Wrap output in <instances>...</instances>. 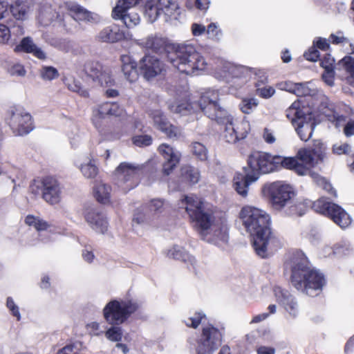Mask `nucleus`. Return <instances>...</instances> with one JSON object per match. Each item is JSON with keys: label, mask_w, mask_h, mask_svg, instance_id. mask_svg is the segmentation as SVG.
<instances>
[{"label": "nucleus", "mask_w": 354, "mask_h": 354, "mask_svg": "<svg viewBox=\"0 0 354 354\" xmlns=\"http://www.w3.org/2000/svg\"><path fill=\"white\" fill-rule=\"evenodd\" d=\"M335 62L334 58L329 54H327L323 59H321V66L325 71L333 70V64Z\"/></svg>", "instance_id": "64"}, {"label": "nucleus", "mask_w": 354, "mask_h": 354, "mask_svg": "<svg viewBox=\"0 0 354 354\" xmlns=\"http://www.w3.org/2000/svg\"><path fill=\"white\" fill-rule=\"evenodd\" d=\"M209 37L213 39H219L221 36V30L215 23L210 24L206 30Z\"/></svg>", "instance_id": "60"}, {"label": "nucleus", "mask_w": 354, "mask_h": 354, "mask_svg": "<svg viewBox=\"0 0 354 354\" xmlns=\"http://www.w3.org/2000/svg\"><path fill=\"white\" fill-rule=\"evenodd\" d=\"M269 193L272 205L276 208H281L292 203L295 196L292 187L282 182H274L269 187Z\"/></svg>", "instance_id": "17"}, {"label": "nucleus", "mask_w": 354, "mask_h": 354, "mask_svg": "<svg viewBox=\"0 0 354 354\" xmlns=\"http://www.w3.org/2000/svg\"><path fill=\"white\" fill-rule=\"evenodd\" d=\"M335 203L328 201L326 198L322 197L312 204V208L321 214L326 216H330V210L333 209Z\"/></svg>", "instance_id": "40"}, {"label": "nucleus", "mask_w": 354, "mask_h": 354, "mask_svg": "<svg viewBox=\"0 0 354 354\" xmlns=\"http://www.w3.org/2000/svg\"><path fill=\"white\" fill-rule=\"evenodd\" d=\"M122 70L126 79L130 82H135L138 78L137 64L128 55L121 56Z\"/></svg>", "instance_id": "33"}, {"label": "nucleus", "mask_w": 354, "mask_h": 354, "mask_svg": "<svg viewBox=\"0 0 354 354\" xmlns=\"http://www.w3.org/2000/svg\"><path fill=\"white\" fill-rule=\"evenodd\" d=\"M251 73V69L246 66L219 60L214 68V76L219 80L230 82L234 78H246Z\"/></svg>", "instance_id": "15"}, {"label": "nucleus", "mask_w": 354, "mask_h": 354, "mask_svg": "<svg viewBox=\"0 0 354 354\" xmlns=\"http://www.w3.org/2000/svg\"><path fill=\"white\" fill-rule=\"evenodd\" d=\"M305 205L301 202H296L290 207L289 214L290 215L301 216L305 213Z\"/></svg>", "instance_id": "58"}, {"label": "nucleus", "mask_w": 354, "mask_h": 354, "mask_svg": "<svg viewBox=\"0 0 354 354\" xmlns=\"http://www.w3.org/2000/svg\"><path fill=\"white\" fill-rule=\"evenodd\" d=\"M281 90L294 93L297 96H304L310 94V91L304 83H294L290 81L281 82L278 84Z\"/></svg>", "instance_id": "36"}, {"label": "nucleus", "mask_w": 354, "mask_h": 354, "mask_svg": "<svg viewBox=\"0 0 354 354\" xmlns=\"http://www.w3.org/2000/svg\"><path fill=\"white\" fill-rule=\"evenodd\" d=\"M332 254L337 257H342L348 255L352 251L350 243L347 241H341L337 243L331 248Z\"/></svg>", "instance_id": "45"}, {"label": "nucleus", "mask_w": 354, "mask_h": 354, "mask_svg": "<svg viewBox=\"0 0 354 354\" xmlns=\"http://www.w3.org/2000/svg\"><path fill=\"white\" fill-rule=\"evenodd\" d=\"M220 124L225 126L223 138L228 143H236L245 138L250 129L248 121L234 119L230 115L221 120Z\"/></svg>", "instance_id": "14"}, {"label": "nucleus", "mask_w": 354, "mask_h": 354, "mask_svg": "<svg viewBox=\"0 0 354 354\" xmlns=\"http://www.w3.org/2000/svg\"><path fill=\"white\" fill-rule=\"evenodd\" d=\"M77 166L82 174L86 178H94L98 174V168L91 153L87 156L82 157Z\"/></svg>", "instance_id": "30"}, {"label": "nucleus", "mask_w": 354, "mask_h": 354, "mask_svg": "<svg viewBox=\"0 0 354 354\" xmlns=\"http://www.w3.org/2000/svg\"><path fill=\"white\" fill-rule=\"evenodd\" d=\"M167 59L180 73L189 75H198L207 67L205 59L192 44L178 45Z\"/></svg>", "instance_id": "4"}, {"label": "nucleus", "mask_w": 354, "mask_h": 354, "mask_svg": "<svg viewBox=\"0 0 354 354\" xmlns=\"http://www.w3.org/2000/svg\"><path fill=\"white\" fill-rule=\"evenodd\" d=\"M193 154L201 160H205L207 158V151L205 147L200 142H194L192 145Z\"/></svg>", "instance_id": "50"}, {"label": "nucleus", "mask_w": 354, "mask_h": 354, "mask_svg": "<svg viewBox=\"0 0 354 354\" xmlns=\"http://www.w3.org/2000/svg\"><path fill=\"white\" fill-rule=\"evenodd\" d=\"M110 106L111 102H105L93 110L92 120L97 128L100 127V120L102 118H104L106 115H110Z\"/></svg>", "instance_id": "42"}, {"label": "nucleus", "mask_w": 354, "mask_h": 354, "mask_svg": "<svg viewBox=\"0 0 354 354\" xmlns=\"http://www.w3.org/2000/svg\"><path fill=\"white\" fill-rule=\"evenodd\" d=\"M38 18L41 24L47 26L55 20L62 21L63 16L53 10L51 6H44L41 8Z\"/></svg>", "instance_id": "39"}, {"label": "nucleus", "mask_w": 354, "mask_h": 354, "mask_svg": "<svg viewBox=\"0 0 354 354\" xmlns=\"http://www.w3.org/2000/svg\"><path fill=\"white\" fill-rule=\"evenodd\" d=\"M349 54L336 64V74L342 80L354 86V56Z\"/></svg>", "instance_id": "25"}, {"label": "nucleus", "mask_w": 354, "mask_h": 354, "mask_svg": "<svg viewBox=\"0 0 354 354\" xmlns=\"http://www.w3.org/2000/svg\"><path fill=\"white\" fill-rule=\"evenodd\" d=\"M111 187L102 181L96 182L93 194L96 200L102 204H108L111 200Z\"/></svg>", "instance_id": "37"}, {"label": "nucleus", "mask_w": 354, "mask_h": 354, "mask_svg": "<svg viewBox=\"0 0 354 354\" xmlns=\"http://www.w3.org/2000/svg\"><path fill=\"white\" fill-rule=\"evenodd\" d=\"M181 175L185 180L192 184L197 183L201 177L198 169L190 165H185L181 168Z\"/></svg>", "instance_id": "43"}, {"label": "nucleus", "mask_w": 354, "mask_h": 354, "mask_svg": "<svg viewBox=\"0 0 354 354\" xmlns=\"http://www.w3.org/2000/svg\"><path fill=\"white\" fill-rule=\"evenodd\" d=\"M86 328L91 335L98 336L103 333V331L100 330V324L95 322L87 324Z\"/></svg>", "instance_id": "62"}, {"label": "nucleus", "mask_w": 354, "mask_h": 354, "mask_svg": "<svg viewBox=\"0 0 354 354\" xmlns=\"http://www.w3.org/2000/svg\"><path fill=\"white\" fill-rule=\"evenodd\" d=\"M259 104V100L255 97H245L241 100L239 107L242 113L250 114L257 109Z\"/></svg>", "instance_id": "44"}, {"label": "nucleus", "mask_w": 354, "mask_h": 354, "mask_svg": "<svg viewBox=\"0 0 354 354\" xmlns=\"http://www.w3.org/2000/svg\"><path fill=\"white\" fill-rule=\"evenodd\" d=\"M205 222V225L196 228L201 238L207 242L224 248L229 239L228 225L226 220L220 219L214 221L212 214Z\"/></svg>", "instance_id": "7"}, {"label": "nucleus", "mask_w": 354, "mask_h": 354, "mask_svg": "<svg viewBox=\"0 0 354 354\" xmlns=\"http://www.w3.org/2000/svg\"><path fill=\"white\" fill-rule=\"evenodd\" d=\"M7 122L16 136L29 133L34 128L31 115L21 107H11L8 110Z\"/></svg>", "instance_id": "12"}, {"label": "nucleus", "mask_w": 354, "mask_h": 354, "mask_svg": "<svg viewBox=\"0 0 354 354\" xmlns=\"http://www.w3.org/2000/svg\"><path fill=\"white\" fill-rule=\"evenodd\" d=\"M88 225L97 233L104 234L108 230V221L104 214L96 209H88L84 214Z\"/></svg>", "instance_id": "26"}, {"label": "nucleus", "mask_w": 354, "mask_h": 354, "mask_svg": "<svg viewBox=\"0 0 354 354\" xmlns=\"http://www.w3.org/2000/svg\"><path fill=\"white\" fill-rule=\"evenodd\" d=\"M243 171L245 173L244 175L239 173L234 176L233 186L239 195L245 197L248 195L249 186L257 180H253L252 178L249 177V175L251 176L252 174L249 171H247L245 167H243Z\"/></svg>", "instance_id": "29"}, {"label": "nucleus", "mask_w": 354, "mask_h": 354, "mask_svg": "<svg viewBox=\"0 0 354 354\" xmlns=\"http://www.w3.org/2000/svg\"><path fill=\"white\" fill-rule=\"evenodd\" d=\"M129 32H125L118 25L113 24L102 29L97 35L98 41L114 43L130 38Z\"/></svg>", "instance_id": "27"}, {"label": "nucleus", "mask_w": 354, "mask_h": 354, "mask_svg": "<svg viewBox=\"0 0 354 354\" xmlns=\"http://www.w3.org/2000/svg\"><path fill=\"white\" fill-rule=\"evenodd\" d=\"M138 308V304L131 299H113L105 305L102 313L106 322L115 326L124 323Z\"/></svg>", "instance_id": "6"}, {"label": "nucleus", "mask_w": 354, "mask_h": 354, "mask_svg": "<svg viewBox=\"0 0 354 354\" xmlns=\"http://www.w3.org/2000/svg\"><path fill=\"white\" fill-rule=\"evenodd\" d=\"M330 212L328 217L342 229H345L351 224V216L339 205L335 204Z\"/></svg>", "instance_id": "31"}, {"label": "nucleus", "mask_w": 354, "mask_h": 354, "mask_svg": "<svg viewBox=\"0 0 354 354\" xmlns=\"http://www.w3.org/2000/svg\"><path fill=\"white\" fill-rule=\"evenodd\" d=\"M286 117L291 120L295 131L303 141H308L313 136L316 127L313 114L308 109H299V102H295L286 111Z\"/></svg>", "instance_id": "5"}, {"label": "nucleus", "mask_w": 354, "mask_h": 354, "mask_svg": "<svg viewBox=\"0 0 354 354\" xmlns=\"http://www.w3.org/2000/svg\"><path fill=\"white\" fill-rule=\"evenodd\" d=\"M219 92L216 89L206 88L201 94L197 102V111H201L205 115L220 123L228 116L226 110L218 104Z\"/></svg>", "instance_id": "8"}, {"label": "nucleus", "mask_w": 354, "mask_h": 354, "mask_svg": "<svg viewBox=\"0 0 354 354\" xmlns=\"http://www.w3.org/2000/svg\"><path fill=\"white\" fill-rule=\"evenodd\" d=\"M25 223L28 226L33 227L37 231L47 230L50 225L42 218L32 215H28L25 218Z\"/></svg>", "instance_id": "46"}, {"label": "nucleus", "mask_w": 354, "mask_h": 354, "mask_svg": "<svg viewBox=\"0 0 354 354\" xmlns=\"http://www.w3.org/2000/svg\"><path fill=\"white\" fill-rule=\"evenodd\" d=\"M207 320L206 315L202 312H196L184 321L187 326L196 328L199 324Z\"/></svg>", "instance_id": "48"}, {"label": "nucleus", "mask_w": 354, "mask_h": 354, "mask_svg": "<svg viewBox=\"0 0 354 354\" xmlns=\"http://www.w3.org/2000/svg\"><path fill=\"white\" fill-rule=\"evenodd\" d=\"M276 301L284 309L290 319H296L299 314V306L296 298L287 290L277 286L274 288Z\"/></svg>", "instance_id": "18"}, {"label": "nucleus", "mask_w": 354, "mask_h": 354, "mask_svg": "<svg viewBox=\"0 0 354 354\" xmlns=\"http://www.w3.org/2000/svg\"><path fill=\"white\" fill-rule=\"evenodd\" d=\"M85 70L88 76L102 86H109L114 83L109 70L104 68L99 63H90L86 66Z\"/></svg>", "instance_id": "23"}, {"label": "nucleus", "mask_w": 354, "mask_h": 354, "mask_svg": "<svg viewBox=\"0 0 354 354\" xmlns=\"http://www.w3.org/2000/svg\"><path fill=\"white\" fill-rule=\"evenodd\" d=\"M133 143L138 147H147L151 144V137L147 135L136 136L132 139Z\"/></svg>", "instance_id": "55"}, {"label": "nucleus", "mask_w": 354, "mask_h": 354, "mask_svg": "<svg viewBox=\"0 0 354 354\" xmlns=\"http://www.w3.org/2000/svg\"><path fill=\"white\" fill-rule=\"evenodd\" d=\"M335 76L339 77L336 74V66L335 67V71L334 69L324 71L322 74V79L327 85L333 86L334 85Z\"/></svg>", "instance_id": "56"}, {"label": "nucleus", "mask_w": 354, "mask_h": 354, "mask_svg": "<svg viewBox=\"0 0 354 354\" xmlns=\"http://www.w3.org/2000/svg\"><path fill=\"white\" fill-rule=\"evenodd\" d=\"M153 221L157 226L159 225L163 216H165L170 210V204L162 199L154 198L146 205Z\"/></svg>", "instance_id": "28"}, {"label": "nucleus", "mask_w": 354, "mask_h": 354, "mask_svg": "<svg viewBox=\"0 0 354 354\" xmlns=\"http://www.w3.org/2000/svg\"><path fill=\"white\" fill-rule=\"evenodd\" d=\"M304 56L307 60L316 62L319 57V53L316 46L313 45L304 53Z\"/></svg>", "instance_id": "63"}, {"label": "nucleus", "mask_w": 354, "mask_h": 354, "mask_svg": "<svg viewBox=\"0 0 354 354\" xmlns=\"http://www.w3.org/2000/svg\"><path fill=\"white\" fill-rule=\"evenodd\" d=\"M140 69L147 80H151L165 71L164 64L158 57L152 55H145L140 60Z\"/></svg>", "instance_id": "19"}, {"label": "nucleus", "mask_w": 354, "mask_h": 354, "mask_svg": "<svg viewBox=\"0 0 354 354\" xmlns=\"http://www.w3.org/2000/svg\"><path fill=\"white\" fill-rule=\"evenodd\" d=\"M308 175L310 176V177L313 179V180L319 185L320 187L323 188L327 192L330 194L332 196L336 197L337 194L336 191L332 187L331 184L328 183L326 178L320 176L318 174L315 172H312L308 174Z\"/></svg>", "instance_id": "47"}, {"label": "nucleus", "mask_w": 354, "mask_h": 354, "mask_svg": "<svg viewBox=\"0 0 354 354\" xmlns=\"http://www.w3.org/2000/svg\"><path fill=\"white\" fill-rule=\"evenodd\" d=\"M149 115L153 120L154 126L167 137L174 138L181 136V130L171 124L160 110H151Z\"/></svg>", "instance_id": "20"}, {"label": "nucleus", "mask_w": 354, "mask_h": 354, "mask_svg": "<svg viewBox=\"0 0 354 354\" xmlns=\"http://www.w3.org/2000/svg\"><path fill=\"white\" fill-rule=\"evenodd\" d=\"M239 218L246 231L252 236L257 254L261 257H266L268 250H272V245L277 242L271 234L269 214L259 208L246 205L241 209Z\"/></svg>", "instance_id": "1"}, {"label": "nucleus", "mask_w": 354, "mask_h": 354, "mask_svg": "<svg viewBox=\"0 0 354 354\" xmlns=\"http://www.w3.org/2000/svg\"><path fill=\"white\" fill-rule=\"evenodd\" d=\"M332 151L336 155H348L352 151V147L346 142H339L333 145Z\"/></svg>", "instance_id": "51"}, {"label": "nucleus", "mask_w": 354, "mask_h": 354, "mask_svg": "<svg viewBox=\"0 0 354 354\" xmlns=\"http://www.w3.org/2000/svg\"><path fill=\"white\" fill-rule=\"evenodd\" d=\"M248 165L245 167L252 175L250 178L258 180L261 174H268L281 168L294 171L297 174H305L306 169L298 165L296 160L291 157L272 156L270 153L254 151L247 160Z\"/></svg>", "instance_id": "3"}, {"label": "nucleus", "mask_w": 354, "mask_h": 354, "mask_svg": "<svg viewBox=\"0 0 354 354\" xmlns=\"http://www.w3.org/2000/svg\"><path fill=\"white\" fill-rule=\"evenodd\" d=\"M9 73L12 76L23 77L26 75V70L20 64H15L10 66L8 68Z\"/></svg>", "instance_id": "61"}, {"label": "nucleus", "mask_w": 354, "mask_h": 354, "mask_svg": "<svg viewBox=\"0 0 354 354\" xmlns=\"http://www.w3.org/2000/svg\"><path fill=\"white\" fill-rule=\"evenodd\" d=\"M59 76L57 70L53 66H44L41 70V77L44 80L50 81Z\"/></svg>", "instance_id": "52"}, {"label": "nucleus", "mask_w": 354, "mask_h": 354, "mask_svg": "<svg viewBox=\"0 0 354 354\" xmlns=\"http://www.w3.org/2000/svg\"><path fill=\"white\" fill-rule=\"evenodd\" d=\"M326 147L320 140H315L311 150L300 149L295 157L298 165L304 167L306 171L304 174L306 176L312 173L311 168L315 167L319 162H322L326 157Z\"/></svg>", "instance_id": "10"}, {"label": "nucleus", "mask_w": 354, "mask_h": 354, "mask_svg": "<svg viewBox=\"0 0 354 354\" xmlns=\"http://www.w3.org/2000/svg\"><path fill=\"white\" fill-rule=\"evenodd\" d=\"M291 283L299 291L315 297L326 284L324 274L312 268L303 253L297 252L290 260Z\"/></svg>", "instance_id": "2"}, {"label": "nucleus", "mask_w": 354, "mask_h": 354, "mask_svg": "<svg viewBox=\"0 0 354 354\" xmlns=\"http://www.w3.org/2000/svg\"><path fill=\"white\" fill-rule=\"evenodd\" d=\"M6 307L12 314V315L16 317L17 321L21 319V314L19 312V306L15 304L13 299L10 297L7 298Z\"/></svg>", "instance_id": "54"}, {"label": "nucleus", "mask_w": 354, "mask_h": 354, "mask_svg": "<svg viewBox=\"0 0 354 354\" xmlns=\"http://www.w3.org/2000/svg\"><path fill=\"white\" fill-rule=\"evenodd\" d=\"M221 342V334L215 327L209 325L203 327L197 342V354H212Z\"/></svg>", "instance_id": "16"}, {"label": "nucleus", "mask_w": 354, "mask_h": 354, "mask_svg": "<svg viewBox=\"0 0 354 354\" xmlns=\"http://www.w3.org/2000/svg\"><path fill=\"white\" fill-rule=\"evenodd\" d=\"M330 38L331 39V41L333 44H343L344 46L348 45L349 48H346L347 53L348 54H354V43L350 42V41L347 38L344 37L341 34H332Z\"/></svg>", "instance_id": "49"}, {"label": "nucleus", "mask_w": 354, "mask_h": 354, "mask_svg": "<svg viewBox=\"0 0 354 354\" xmlns=\"http://www.w3.org/2000/svg\"><path fill=\"white\" fill-rule=\"evenodd\" d=\"M256 91L259 96L265 99L271 97L275 93V89L272 86L258 87Z\"/></svg>", "instance_id": "59"}, {"label": "nucleus", "mask_w": 354, "mask_h": 354, "mask_svg": "<svg viewBox=\"0 0 354 354\" xmlns=\"http://www.w3.org/2000/svg\"><path fill=\"white\" fill-rule=\"evenodd\" d=\"M178 9V3L173 0H145L144 15L149 22L153 23L161 15H164L167 20Z\"/></svg>", "instance_id": "13"}, {"label": "nucleus", "mask_w": 354, "mask_h": 354, "mask_svg": "<svg viewBox=\"0 0 354 354\" xmlns=\"http://www.w3.org/2000/svg\"><path fill=\"white\" fill-rule=\"evenodd\" d=\"M142 44L147 48L156 52H160L165 48L166 40L160 37L149 36L142 41Z\"/></svg>", "instance_id": "41"}, {"label": "nucleus", "mask_w": 354, "mask_h": 354, "mask_svg": "<svg viewBox=\"0 0 354 354\" xmlns=\"http://www.w3.org/2000/svg\"><path fill=\"white\" fill-rule=\"evenodd\" d=\"M42 198L50 205L59 204L62 199V191L56 179L46 177L42 180Z\"/></svg>", "instance_id": "21"}, {"label": "nucleus", "mask_w": 354, "mask_h": 354, "mask_svg": "<svg viewBox=\"0 0 354 354\" xmlns=\"http://www.w3.org/2000/svg\"><path fill=\"white\" fill-rule=\"evenodd\" d=\"M158 151L165 159L162 171L165 175H169L179 163L180 153L178 151L167 144L160 145L158 147Z\"/></svg>", "instance_id": "22"}, {"label": "nucleus", "mask_w": 354, "mask_h": 354, "mask_svg": "<svg viewBox=\"0 0 354 354\" xmlns=\"http://www.w3.org/2000/svg\"><path fill=\"white\" fill-rule=\"evenodd\" d=\"M15 50H22L28 53H32L40 59H46L45 53L40 48L37 47L30 37L24 38L20 44L15 47Z\"/></svg>", "instance_id": "34"}, {"label": "nucleus", "mask_w": 354, "mask_h": 354, "mask_svg": "<svg viewBox=\"0 0 354 354\" xmlns=\"http://www.w3.org/2000/svg\"><path fill=\"white\" fill-rule=\"evenodd\" d=\"M153 219L145 205L136 209L133 221L140 225L156 227Z\"/></svg>", "instance_id": "38"}, {"label": "nucleus", "mask_w": 354, "mask_h": 354, "mask_svg": "<svg viewBox=\"0 0 354 354\" xmlns=\"http://www.w3.org/2000/svg\"><path fill=\"white\" fill-rule=\"evenodd\" d=\"M60 8L69 11L71 15L77 21L97 22L100 19L98 15L87 10L75 2H65Z\"/></svg>", "instance_id": "24"}, {"label": "nucleus", "mask_w": 354, "mask_h": 354, "mask_svg": "<svg viewBox=\"0 0 354 354\" xmlns=\"http://www.w3.org/2000/svg\"><path fill=\"white\" fill-rule=\"evenodd\" d=\"M178 205L179 208L185 209L189 218L195 222L196 228L205 225V221L212 214L203 201L194 195L185 196Z\"/></svg>", "instance_id": "9"}, {"label": "nucleus", "mask_w": 354, "mask_h": 354, "mask_svg": "<svg viewBox=\"0 0 354 354\" xmlns=\"http://www.w3.org/2000/svg\"><path fill=\"white\" fill-rule=\"evenodd\" d=\"M106 337L111 341L119 342L122 339V333L119 327L113 326L106 332Z\"/></svg>", "instance_id": "53"}, {"label": "nucleus", "mask_w": 354, "mask_h": 354, "mask_svg": "<svg viewBox=\"0 0 354 354\" xmlns=\"http://www.w3.org/2000/svg\"><path fill=\"white\" fill-rule=\"evenodd\" d=\"M169 109L173 113L187 115L197 112V102L189 103L187 100H176L169 104Z\"/></svg>", "instance_id": "35"}, {"label": "nucleus", "mask_w": 354, "mask_h": 354, "mask_svg": "<svg viewBox=\"0 0 354 354\" xmlns=\"http://www.w3.org/2000/svg\"><path fill=\"white\" fill-rule=\"evenodd\" d=\"M141 170L142 167L139 165L127 162H121L115 171L118 186L125 192L136 187L138 185Z\"/></svg>", "instance_id": "11"}, {"label": "nucleus", "mask_w": 354, "mask_h": 354, "mask_svg": "<svg viewBox=\"0 0 354 354\" xmlns=\"http://www.w3.org/2000/svg\"><path fill=\"white\" fill-rule=\"evenodd\" d=\"M167 256L169 258L189 263L192 266H194L196 263L194 257L189 254L182 246L178 245H174L168 249Z\"/></svg>", "instance_id": "32"}, {"label": "nucleus", "mask_w": 354, "mask_h": 354, "mask_svg": "<svg viewBox=\"0 0 354 354\" xmlns=\"http://www.w3.org/2000/svg\"><path fill=\"white\" fill-rule=\"evenodd\" d=\"M68 88L69 90L76 92L80 94V95L83 97H88V92L86 89L82 88L79 82L73 81L71 83L68 84Z\"/></svg>", "instance_id": "57"}]
</instances>
